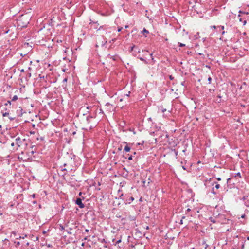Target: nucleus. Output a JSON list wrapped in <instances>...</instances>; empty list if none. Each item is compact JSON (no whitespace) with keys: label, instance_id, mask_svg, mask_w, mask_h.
Returning a JSON list of instances; mask_svg holds the SVG:
<instances>
[{"label":"nucleus","instance_id":"nucleus-6","mask_svg":"<svg viewBox=\"0 0 249 249\" xmlns=\"http://www.w3.org/2000/svg\"><path fill=\"white\" fill-rule=\"evenodd\" d=\"M16 141V144L17 145L18 147H19L20 146V144L21 143V141L20 138L18 137L15 140Z\"/></svg>","mask_w":249,"mask_h":249},{"label":"nucleus","instance_id":"nucleus-34","mask_svg":"<svg viewBox=\"0 0 249 249\" xmlns=\"http://www.w3.org/2000/svg\"><path fill=\"white\" fill-rule=\"evenodd\" d=\"M239 13H244V14H248V13L243 12L241 10H240Z\"/></svg>","mask_w":249,"mask_h":249},{"label":"nucleus","instance_id":"nucleus-39","mask_svg":"<svg viewBox=\"0 0 249 249\" xmlns=\"http://www.w3.org/2000/svg\"><path fill=\"white\" fill-rule=\"evenodd\" d=\"M129 130H130V131H132L133 132V134H136V132L134 131V129H130Z\"/></svg>","mask_w":249,"mask_h":249},{"label":"nucleus","instance_id":"nucleus-51","mask_svg":"<svg viewBox=\"0 0 249 249\" xmlns=\"http://www.w3.org/2000/svg\"><path fill=\"white\" fill-rule=\"evenodd\" d=\"M106 105V106H110V105H111V104L109 103H107Z\"/></svg>","mask_w":249,"mask_h":249},{"label":"nucleus","instance_id":"nucleus-3","mask_svg":"<svg viewBox=\"0 0 249 249\" xmlns=\"http://www.w3.org/2000/svg\"><path fill=\"white\" fill-rule=\"evenodd\" d=\"M214 185H215L214 187H213L212 189L211 193L214 195H216L217 193V192L215 190V189L216 190L218 189L220 187V185L217 182H213L212 183V186H213Z\"/></svg>","mask_w":249,"mask_h":249},{"label":"nucleus","instance_id":"nucleus-28","mask_svg":"<svg viewBox=\"0 0 249 249\" xmlns=\"http://www.w3.org/2000/svg\"><path fill=\"white\" fill-rule=\"evenodd\" d=\"M9 114L8 112H5L2 114L3 116H6Z\"/></svg>","mask_w":249,"mask_h":249},{"label":"nucleus","instance_id":"nucleus-10","mask_svg":"<svg viewBox=\"0 0 249 249\" xmlns=\"http://www.w3.org/2000/svg\"><path fill=\"white\" fill-rule=\"evenodd\" d=\"M238 17L239 18H239V21H240V22H242V23H243V25H245L246 24V22H247L246 20H245V19H243V18H242L240 17H241L240 15H239L238 16Z\"/></svg>","mask_w":249,"mask_h":249},{"label":"nucleus","instance_id":"nucleus-55","mask_svg":"<svg viewBox=\"0 0 249 249\" xmlns=\"http://www.w3.org/2000/svg\"><path fill=\"white\" fill-rule=\"evenodd\" d=\"M85 231H86V232H88L89 231V230L88 229H86V230H85Z\"/></svg>","mask_w":249,"mask_h":249},{"label":"nucleus","instance_id":"nucleus-43","mask_svg":"<svg viewBox=\"0 0 249 249\" xmlns=\"http://www.w3.org/2000/svg\"><path fill=\"white\" fill-rule=\"evenodd\" d=\"M146 119L148 121H150L151 122H152V120H151V118L150 117V118H146Z\"/></svg>","mask_w":249,"mask_h":249},{"label":"nucleus","instance_id":"nucleus-44","mask_svg":"<svg viewBox=\"0 0 249 249\" xmlns=\"http://www.w3.org/2000/svg\"><path fill=\"white\" fill-rule=\"evenodd\" d=\"M139 201L140 202H142V197H141L139 199Z\"/></svg>","mask_w":249,"mask_h":249},{"label":"nucleus","instance_id":"nucleus-24","mask_svg":"<svg viewBox=\"0 0 249 249\" xmlns=\"http://www.w3.org/2000/svg\"><path fill=\"white\" fill-rule=\"evenodd\" d=\"M0 134H3V131L2 130V125H0Z\"/></svg>","mask_w":249,"mask_h":249},{"label":"nucleus","instance_id":"nucleus-33","mask_svg":"<svg viewBox=\"0 0 249 249\" xmlns=\"http://www.w3.org/2000/svg\"><path fill=\"white\" fill-rule=\"evenodd\" d=\"M86 107H87V108L88 109H91V108L92 107H91V106H87Z\"/></svg>","mask_w":249,"mask_h":249},{"label":"nucleus","instance_id":"nucleus-60","mask_svg":"<svg viewBox=\"0 0 249 249\" xmlns=\"http://www.w3.org/2000/svg\"><path fill=\"white\" fill-rule=\"evenodd\" d=\"M244 248V244H243L242 246V249H243Z\"/></svg>","mask_w":249,"mask_h":249},{"label":"nucleus","instance_id":"nucleus-9","mask_svg":"<svg viewBox=\"0 0 249 249\" xmlns=\"http://www.w3.org/2000/svg\"><path fill=\"white\" fill-rule=\"evenodd\" d=\"M22 108L21 107H18V108L17 109V112L19 116H20L22 114Z\"/></svg>","mask_w":249,"mask_h":249},{"label":"nucleus","instance_id":"nucleus-27","mask_svg":"<svg viewBox=\"0 0 249 249\" xmlns=\"http://www.w3.org/2000/svg\"><path fill=\"white\" fill-rule=\"evenodd\" d=\"M210 220L213 223H215V221L212 217H210Z\"/></svg>","mask_w":249,"mask_h":249},{"label":"nucleus","instance_id":"nucleus-23","mask_svg":"<svg viewBox=\"0 0 249 249\" xmlns=\"http://www.w3.org/2000/svg\"><path fill=\"white\" fill-rule=\"evenodd\" d=\"M71 230V228H69V230H67L66 231L67 232H68V234H71V232L70 231V230Z\"/></svg>","mask_w":249,"mask_h":249},{"label":"nucleus","instance_id":"nucleus-38","mask_svg":"<svg viewBox=\"0 0 249 249\" xmlns=\"http://www.w3.org/2000/svg\"><path fill=\"white\" fill-rule=\"evenodd\" d=\"M103 28V26H100L99 27V28H98V30H101V29H102Z\"/></svg>","mask_w":249,"mask_h":249},{"label":"nucleus","instance_id":"nucleus-31","mask_svg":"<svg viewBox=\"0 0 249 249\" xmlns=\"http://www.w3.org/2000/svg\"><path fill=\"white\" fill-rule=\"evenodd\" d=\"M143 143H144V141H142V143H138L137 144L139 145H143Z\"/></svg>","mask_w":249,"mask_h":249},{"label":"nucleus","instance_id":"nucleus-12","mask_svg":"<svg viewBox=\"0 0 249 249\" xmlns=\"http://www.w3.org/2000/svg\"><path fill=\"white\" fill-rule=\"evenodd\" d=\"M11 101H12L11 100L7 101V102L4 104V105L6 106H9V107H10V106L12 105Z\"/></svg>","mask_w":249,"mask_h":249},{"label":"nucleus","instance_id":"nucleus-50","mask_svg":"<svg viewBox=\"0 0 249 249\" xmlns=\"http://www.w3.org/2000/svg\"><path fill=\"white\" fill-rule=\"evenodd\" d=\"M122 28H119V29H118V32L121 31V30H122Z\"/></svg>","mask_w":249,"mask_h":249},{"label":"nucleus","instance_id":"nucleus-5","mask_svg":"<svg viewBox=\"0 0 249 249\" xmlns=\"http://www.w3.org/2000/svg\"><path fill=\"white\" fill-rule=\"evenodd\" d=\"M75 204L77 205L80 208H83L85 207V205L82 203V199L80 198H76L75 200Z\"/></svg>","mask_w":249,"mask_h":249},{"label":"nucleus","instance_id":"nucleus-53","mask_svg":"<svg viewBox=\"0 0 249 249\" xmlns=\"http://www.w3.org/2000/svg\"><path fill=\"white\" fill-rule=\"evenodd\" d=\"M84 240H88V237H87H87H85L84 238Z\"/></svg>","mask_w":249,"mask_h":249},{"label":"nucleus","instance_id":"nucleus-17","mask_svg":"<svg viewBox=\"0 0 249 249\" xmlns=\"http://www.w3.org/2000/svg\"><path fill=\"white\" fill-rule=\"evenodd\" d=\"M18 96L17 95H14L13 98L11 99L12 101H16L18 99Z\"/></svg>","mask_w":249,"mask_h":249},{"label":"nucleus","instance_id":"nucleus-48","mask_svg":"<svg viewBox=\"0 0 249 249\" xmlns=\"http://www.w3.org/2000/svg\"><path fill=\"white\" fill-rule=\"evenodd\" d=\"M198 55H203V56H204V54H203L202 53H198Z\"/></svg>","mask_w":249,"mask_h":249},{"label":"nucleus","instance_id":"nucleus-1","mask_svg":"<svg viewBox=\"0 0 249 249\" xmlns=\"http://www.w3.org/2000/svg\"><path fill=\"white\" fill-rule=\"evenodd\" d=\"M120 197L124 200V203L126 204H130L134 200V198L130 196L129 194H126L124 196L123 194H122Z\"/></svg>","mask_w":249,"mask_h":249},{"label":"nucleus","instance_id":"nucleus-64","mask_svg":"<svg viewBox=\"0 0 249 249\" xmlns=\"http://www.w3.org/2000/svg\"><path fill=\"white\" fill-rule=\"evenodd\" d=\"M247 239L248 240H249V236L247 237Z\"/></svg>","mask_w":249,"mask_h":249},{"label":"nucleus","instance_id":"nucleus-21","mask_svg":"<svg viewBox=\"0 0 249 249\" xmlns=\"http://www.w3.org/2000/svg\"><path fill=\"white\" fill-rule=\"evenodd\" d=\"M235 177H239L240 178L241 177V174H240V172H238L234 176Z\"/></svg>","mask_w":249,"mask_h":249},{"label":"nucleus","instance_id":"nucleus-58","mask_svg":"<svg viewBox=\"0 0 249 249\" xmlns=\"http://www.w3.org/2000/svg\"><path fill=\"white\" fill-rule=\"evenodd\" d=\"M108 57H110V58H112L113 57L112 56H111L110 55H108Z\"/></svg>","mask_w":249,"mask_h":249},{"label":"nucleus","instance_id":"nucleus-20","mask_svg":"<svg viewBox=\"0 0 249 249\" xmlns=\"http://www.w3.org/2000/svg\"><path fill=\"white\" fill-rule=\"evenodd\" d=\"M178 44L179 47H184L185 46V44L182 43L178 42Z\"/></svg>","mask_w":249,"mask_h":249},{"label":"nucleus","instance_id":"nucleus-59","mask_svg":"<svg viewBox=\"0 0 249 249\" xmlns=\"http://www.w3.org/2000/svg\"><path fill=\"white\" fill-rule=\"evenodd\" d=\"M116 217H117V218H120V217H121V216H120V215H116Z\"/></svg>","mask_w":249,"mask_h":249},{"label":"nucleus","instance_id":"nucleus-41","mask_svg":"<svg viewBox=\"0 0 249 249\" xmlns=\"http://www.w3.org/2000/svg\"><path fill=\"white\" fill-rule=\"evenodd\" d=\"M211 28H213V29H216V28H217V27H216V26L214 25V26H211Z\"/></svg>","mask_w":249,"mask_h":249},{"label":"nucleus","instance_id":"nucleus-2","mask_svg":"<svg viewBox=\"0 0 249 249\" xmlns=\"http://www.w3.org/2000/svg\"><path fill=\"white\" fill-rule=\"evenodd\" d=\"M18 22V25L23 28L26 27L27 25L29 23L28 18L23 16L19 19Z\"/></svg>","mask_w":249,"mask_h":249},{"label":"nucleus","instance_id":"nucleus-36","mask_svg":"<svg viewBox=\"0 0 249 249\" xmlns=\"http://www.w3.org/2000/svg\"><path fill=\"white\" fill-rule=\"evenodd\" d=\"M128 159L129 160H132V156H130V157H129Z\"/></svg>","mask_w":249,"mask_h":249},{"label":"nucleus","instance_id":"nucleus-7","mask_svg":"<svg viewBox=\"0 0 249 249\" xmlns=\"http://www.w3.org/2000/svg\"><path fill=\"white\" fill-rule=\"evenodd\" d=\"M134 49L138 50V52L140 53V49L135 45H133L131 47L130 52H134Z\"/></svg>","mask_w":249,"mask_h":249},{"label":"nucleus","instance_id":"nucleus-35","mask_svg":"<svg viewBox=\"0 0 249 249\" xmlns=\"http://www.w3.org/2000/svg\"><path fill=\"white\" fill-rule=\"evenodd\" d=\"M169 78L170 80H172L174 79V77L172 75L169 76Z\"/></svg>","mask_w":249,"mask_h":249},{"label":"nucleus","instance_id":"nucleus-46","mask_svg":"<svg viewBox=\"0 0 249 249\" xmlns=\"http://www.w3.org/2000/svg\"><path fill=\"white\" fill-rule=\"evenodd\" d=\"M150 56H151V57L152 60H154V58H153V56H152L153 54H152V53H150Z\"/></svg>","mask_w":249,"mask_h":249},{"label":"nucleus","instance_id":"nucleus-30","mask_svg":"<svg viewBox=\"0 0 249 249\" xmlns=\"http://www.w3.org/2000/svg\"><path fill=\"white\" fill-rule=\"evenodd\" d=\"M29 133L30 134H34L36 133V132L34 131H30Z\"/></svg>","mask_w":249,"mask_h":249},{"label":"nucleus","instance_id":"nucleus-42","mask_svg":"<svg viewBox=\"0 0 249 249\" xmlns=\"http://www.w3.org/2000/svg\"><path fill=\"white\" fill-rule=\"evenodd\" d=\"M142 183H143V185L145 186V181L144 180H142Z\"/></svg>","mask_w":249,"mask_h":249},{"label":"nucleus","instance_id":"nucleus-61","mask_svg":"<svg viewBox=\"0 0 249 249\" xmlns=\"http://www.w3.org/2000/svg\"><path fill=\"white\" fill-rule=\"evenodd\" d=\"M217 97H218L219 98H221V96H220V95H218V96H217Z\"/></svg>","mask_w":249,"mask_h":249},{"label":"nucleus","instance_id":"nucleus-22","mask_svg":"<svg viewBox=\"0 0 249 249\" xmlns=\"http://www.w3.org/2000/svg\"><path fill=\"white\" fill-rule=\"evenodd\" d=\"M217 28H220L221 30H223L224 29V26L222 25L217 26Z\"/></svg>","mask_w":249,"mask_h":249},{"label":"nucleus","instance_id":"nucleus-62","mask_svg":"<svg viewBox=\"0 0 249 249\" xmlns=\"http://www.w3.org/2000/svg\"><path fill=\"white\" fill-rule=\"evenodd\" d=\"M185 218V216H182V218H181V219H182V220H183V219H184Z\"/></svg>","mask_w":249,"mask_h":249},{"label":"nucleus","instance_id":"nucleus-49","mask_svg":"<svg viewBox=\"0 0 249 249\" xmlns=\"http://www.w3.org/2000/svg\"><path fill=\"white\" fill-rule=\"evenodd\" d=\"M62 171H67V169L66 168H62Z\"/></svg>","mask_w":249,"mask_h":249},{"label":"nucleus","instance_id":"nucleus-54","mask_svg":"<svg viewBox=\"0 0 249 249\" xmlns=\"http://www.w3.org/2000/svg\"><path fill=\"white\" fill-rule=\"evenodd\" d=\"M14 145H15V144H14V142H12V143L11 144V145L12 146H14Z\"/></svg>","mask_w":249,"mask_h":249},{"label":"nucleus","instance_id":"nucleus-63","mask_svg":"<svg viewBox=\"0 0 249 249\" xmlns=\"http://www.w3.org/2000/svg\"><path fill=\"white\" fill-rule=\"evenodd\" d=\"M125 28H128V25H126V26H125Z\"/></svg>","mask_w":249,"mask_h":249},{"label":"nucleus","instance_id":"nucleus-8","mask_svg":"<svg viewBox=\"0 0 249 249\" xmlns=\"http://www.w3.org/2000/svg\"><path fill=\"white\" fill-rule=\"evenodd\" d=\"M155 127H156V131H150L149 133L150 134H154L155 132H156V133H157V132L158 131L160 130V126H157L156 125H155Z\"/></svg>","mask_w":249,"mask_h":249},{"label":"nucleus","instance_id":"nucleus-4","mask_svg":"<svg viewBox=\"0 0 249 249\" xmlns=\"http://www.w3.org/2000/svg\"><path fill=\"white\" fill-rule=\"evenodd\" d=\"M89 24L90 25V27L91 28L98 30V26L99 25V24L98 23V21H92L91 19H90V22Z\"/></svg>","mask_w":249,"mask_h":249},{"label":"nucleus","instance_id":"nucleus-32","mask_svg":"<svg viewBox=\"0 0 249 249\" xmlns=\"http://www.w3.org/2000/svg\"><path fill=\"white\" fill-rule=\"evenodd\" d=\"M67 80H68L67 78H64V79L63 80V82H67Z\"/></svg>","mask_w":249,"mask_h":249},{"label":"nucleus","instance_id":"nucleus-15","mask_svg":"<svg viewBox=\"0 0 249 249\" xmlns=\"http://www.w3.org/2000/svg\"><path fill=\"white\" fill-rule=\"evenodd\" d=\"M137 53H139L138 52V50L134 49V52L132 53V54L134 56H136L137 55Z\"/></svg>","mask_w":249,"mask_h":249},{"label":"nucleus","instance_id":"nucleus-26","mask_svg":"<svg viewBox=\"0 0 249 249\" xmlns=\"http://www.w3.org/2000/svg\"><path fill=\"white\" fill-rule=\"evenodd\" d=\"M208 80L209 81V84H210L211 83L212 78L210 76L209 77Z\"/></svg>","mask_w":249,"mask_h":249},{"label":"nucleus","instance_id":"nucleus-16","mask_svg":"<svg viewBox=\"0 0 249 249\" xmlns=\"http://www.w3.org/2000/svg\"><path fill=\"white\" fill-rule=\"evenodd\" d=\"M138 58L140 59L141 61H143L144 63L147 64L148 62L146 61V60H145L144 58L138 56Z\"/></svg>","mask_w":249,"mask_h":249},{"label":"nucleus","instance_id":"nucleus-47","mask_svg":"<svg viewBox=\"0 0 249 249\" xmlns=\"http://www.w3.org/2000/svg\"><path fill=\"white\" fill-rule=\"evenodd\" d=\"M166 111V109H163L162 110V112L164 113V112Z\"/></svg>","mask_w":249,"mask_h":249},{"label":"nucleus","instance_id":"nucleus-52","mask_svg":"<svg viewBox=\"0 0 249 249\" xmlns=\"http://www.w3.org/2000/svg\"><path fill=\"white\" fill-rule=\"evenodd\" d=\"M190 211H191V209L190 208L187 209L186 210L187 212H190Z\"/></svg>","mask_w":249,"mask_h":249},{"label":"nucleus","instance_id":"nucleus-40","mask_svg":"<svg viewBox=\"0 0 249 249\" xmlns=\"http://www.w3.org/2000/svg\"><path fill=\"white\" fill-rule=\"evenodd\" d=\"M216 178V179H217V180H218V181H220V180H221V178H220V177L217 178Z\"/></svg>","mask_w":249,"mask_h":249},{"label":"nucleus","instance_id":"nucleus-25","mask_svg":"<svg viewBox=\"0 0 249 249\" xmlns=\"http://www.w3.org/2000/svg\"><path fill=\"white\" fill-rule=\"evenodd\" d=\"M203 244H205V249H207V248L208 247V246H209L208 245L206 244V242L205 241H204L203 242Z\"/></svg>","mask_w":249,"mask_h":249},{"label":"nucleus","instance_id":"nucleus-19","mask_svg":"<svg viewBox=\"0 0 249 249\" xmlns=\"http://www.w3.org/2000/svg\"><path fill=\"white\" fill-rule=\"evenodd\" d=\"M142 32L144 34V33H148L149 31L146 29L144 28Z\"/></svg>","mask_w":249,"mask_h":249},{"label":"nucleus","instance_id":"nucleus-45","mask_svg":"<svg viewBox=\"0 0 249 249\" xmlns=\"http://www.w3.org/2000/svg\"><path fill=\"white\" fill-rule=\"evenodd\" d=\"M179 224H183V220H182V219H181V220H180V222H179Z\"/></svg>","mask_w":249,"mask_h":249},{"label":"nucleus","instance_id":"nucleus-13","mask_svg":"<svg viewBox=\"0 0 249 249\" xmlns=\"http://www.w3.org/2000/svg\"><path fill=\"white\" fill-rule=\"evenodd\" d=\"M87 127H83L82 128L83 129H84V130H91V129H92V126H89V125H87Z\"/></svg>","mask_w":249,"mask_h":249},{"label":"nucleus","instance_id":"nucleus-56","mask_svg":"<svg viewBox=\"0 0 249 249\" xmlns=\"http://www.w3.org/2000/svg\"><path fill=\"white\" fill-rule=\"evenodd\" d=\"M17 245H20V242H18L17 243Z\"/></svg>","mask_w":249,"mask_h":249},{"label":"nucleus","instance_id":"nucleus-11","mask_svg":"<svg viewBox=\"0 0 249 249\" xmlns=\"http://www.w3.org/2000/svg\"><path fill=\"white\" fill-rule=\"evenodd\" d=\"M113 242H114V245L116 246L117 244L120 243L121 242V239H119V240H117L116 241H115V239H113L112 240Z\"/></svg>","mask_w":249,"mask_h":249},{"label":"nucleus","instance_id":"nucleus-29","mask_svg":"<svg viewBox=\"0 0 249 249\" xmlns=\"http://www.w3.org/2000/svg\"><path fill=\"white\" fill-rule=\"evenodd\" d=\"M59 229L61 230H64V227L62 225H60V228Z\"/></svg>","mask_w":249,"mask_h":249},{"label":"nucleus","instance_id":"nucleus-37","mask_svg":"<svg viewBox=\"0 0 249 249\" xmlns=\"http://www.w3.org/2000/svg\"><path fill=\"white\" fill-rule=\"evenodd\" d=\"M130 92L129 91L127 94H125V96L128 97L130 96Z\"/></svg>","mask_w":249,"mask_h":249},{"label":"nucleus","instance_id":"nucleus-18","mask_svg":"<svg viewBox=\"0 0 249 249\" xmlns=\"http://www.w3.org/2000/svg\"><path fill=\"white\" fill-rule=\"evenodd\" d=\"M68 184L72 186H74L75 184V182L74 181H69Z\"/></svg>","mask_w":249,"mask_h":249},{"label":"nucleus","instance_id":"nucleus-57","mask_svg":"<svg viewBox=\"0 0 249 249\" xmlns=\"http://www.w3.org/2000/svg\"><path fill=\"white\" fill-rule=\"evenodd\" d=\"M225 31H223L222 32V35H224V34H225Z\"/></svg>","mask_w":249,"mask_h":249},{"label":"nucleus","instance_id":"nucleus-14","mask_svg":"<svg viewBox=\"0 0 249 249\" xmlns=\"http://www.w3.org/2000/svg\"><path fill=\"white\" fill-rule=\"evenodd\" d=\"M130 149L131 148H130V147L129 146H128V145H126V146H125L124 150V151L125 152H128L130 151Z\"/></svg>","mask_w":249,"mask_h":249}]
</instances>
